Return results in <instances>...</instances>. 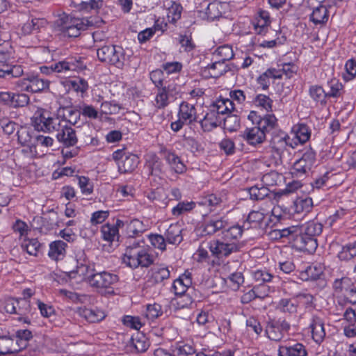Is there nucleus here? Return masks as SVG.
Wrapping results in <instances>:
<instances>
[{"label": "nucleus", "mask_w": 356, "mask_h": 356, "mask_svg": "<svg viewBox=\"0 0 356 356\" xmlns=\"http://www.w3.org/2000/svg\"><path fill=\"white\" fill-rule=\"evenodd\" d=\"M309 327L313 340L320 344L325 337L323 321L318 316H313Z\"/></svg>", "instance_id": "4468645a"}, {"label": "nucleus", "mask_w": 356, "mask_h": 356, "mask_svg": "<svg viewBox=\"0 0 356 356\" xmlns=\"http://www.w3.org/2000/svg\"><path fill=\"white\" fill-rule=\"evenodd\" d=\"M346 73L343 75V79L346 81L353 79L356 76V62L350 59L345 65Z\"/></svg>", "instance_id": "e2e57ef3"}, {"label": "nucleus", "mask_w": 356, "mask_h": 356, "mask_svg": "<svg viewBox=\"0 0 356 356\" xmlns=\"http://www.w3.org/2000/svg\"><path fill=\"white\" fill-rule=\"evenodd\" d=\"M74 7L80 10H91L99 8L101 2L97 0H72Z\"/></svg>", "instance_id": "37998d69"}, {"label": "nucleus", "mask_w": 356, "mask_h": 356, "mask_svg": "<svg viewBox=\"0 0 356 356\" xmlns=\"http://www.w3.org/2000/svg\"><path fill=\"white\" fill-rule=\"evenodd\" d=\"M29 102V97L24 93L19 92H13L10 106L13 107H22L26 106Z\"/></svg>", "instance_id": "5fc2aeb1"}, {"label": "nucleus", "mask_w": 356, "mask_h": 356, "mask_svg": "<svg viewBox=\"0 0 356 356\" xmlns=\"http://www.w3.org/2000/svg\"><path fill=\"white\" fill-rule=\"evenodd\" d=\"M93 26L92 20L79 18L71 15H63L56 22V27L63 37H78L81 31Z\"/></svg>", "instance_id": "f257e3e1"}, {"label": "nucleus", "mask_w": 356, "mask_h": 356, "mask_svg": "<svg viewBox=\"0 0 356 356\" xmlns=\"http://www.w3.org/2000/svg\"><path fill=\"white\" fill-rule=\"evenodd\" d=\"M93 270L83 264L77 265L76 268L69 272V276L72 278H79V280H86L89 283V277L92 273Z\"/></svg>", "instance_id": "c85d7f7f"}, {"label": "nucleus", "mask_w": 356, "mask_h": 356, "mask_svg": "<svg viewBox=\"0 0 356 356\" xmlns=\"http://www.w3.org/2000/svg\"><path fill=\"white\" fill-rule=\"evenodd\" d=\"M122 323L125 326L136 330H140L144 324L141 322L139 317L132 316H124L122 318Z\"/></svg>", "instance_id": "052dcab7"}, {"label": "nucleus", "mask_w": 356, "mask_h": 356, "mask_svg": "<svg viewBox=\"0 0 356 356\" xmlns=\"http://www.w3.org/2000/svg\"><path fill=\"white\" fill-rule=\"evenodd\" d=\"M67 243L61 240L51 242L49 244V257L54 260H62L66 254Z\"/></svg>", "instance_id": "412c9836"}, {"label": "nucleus", "mask_w": 356, "mask_h": 356, "mask_svg": "<svg viewBox=\"0 0 356 356\" xmlns=\"http://www.w3.org/2000/svg\"><path fill=\"white\" fill-rule=\"evenodd\" d=\"M269 221V212L264 209L252 211L247 218V222L251 227L262 230L268 226Z\"/></svg>", "instance_id": "9b49d317"}, {"label": "nucleus", "mask_w": 356, "mask_h": 356, "mask_svg": "<svg viewBox=\"0 0 356 356\" xmlns=\"http://www.w3.org/2000/svg\"><path fill=\"white\" fill-rule=\"evenodd\" d=\"M222 119L220 118V115H218L215 111L209 108L200 123L204 131H211L221 124Z\"/></svg>", "instance_id": "a211bd4d"}, {"label": "nucleus", "mask_w": 356, "mask_h": 356, "mask_svg": "<svg viewBox=\"0 0 356 356\" xmlns=\"http://www.w3.org/2000/svg\"><path fill=\"white\" fill-rule=\"evenodd\" d=\"M245 225V223H244L243 226L236 225L223 231L222 239H225V241L236 242L242 236Z\"/></svg>", "instance_id": "473e14b6"}, {"label": "nucleus", "mask_w": 356, "mask_h": 356, "mask_svg": "<svg viewBox=\"0 0 356 356\" xmlns=\"http://www.w3.org/2000/svg\"><path fill=\"white\" fill-rule=\"evenodd\" d=\"M315 162V152L312 149H306L302 157L294 163L291 173L294 177L302 178L311 171Z\"/></svg>", "instance_id": "0eeeda50"}, {"label": "nucleus", "mask_w": 356, "mask_h": 356, "mask_svg": "<svg viewBox=\"0 0 356 356\" xmlns=\"http://www.w3.org/2000/svg\"><path fill=\"white\" fill-rule=\"evenodd\" d=\"M165 159L170 165L171 169L176 173H183L186 170V166L180 158L173 152H165Z\"/></svg>", "instance_id": "cd10ccee"}, {"label": "nucleus", "mask_w": 356, "mask_h": 356, "mask_svg": "<svg viewBox=\"0 0 356 356\" xmlns=\"http://www.w3.org/2000/svg\"><path fill=\"white\" fill-rule=\"evenodd\" d=\"M40 246L41 244L37 238H29L26 236L23 239L21 245L22 248L24 250H25L29 254L33 256H37Z\"/></svg>", "instance_id": "72a5a7b5"}, {"label": "nucleus", "mask_w": 356, "mask_h": 356, "mask_svg": "<svg viewBox=\"0 0 356 356\" xmlns=\"http://www.w3.org/2000/svg\"><path fill=\"white\" fill-rule=\"evenodd\" d=\"M209 248L214 257L220 259L238 252L239 245L237 242L214 239L209 242Z\"/></svg>", "instance_id": "1a4fd4ad"}, {"label": "nucleus", "mask_w": 356, "mask_h": 356, "mask_svg": "<svg viewBox=\"0 0 356 356\" xmlns=\"http://www.w3.org/2000/svg\"><path fill=\"white\" fill-rule=\"evenodd\" d=\"M54 72L63 73L68 71H75L81 67V63L76 60H62L53 65Z\"/></svg>", "instance_id": "c756f323"}, {"label": "nucleus", "mask_w": 356, "mask_h": 356, "mask_svg": "<svg viewBox=\"0 0 356 356\" xmlns=\"http://www.w3.org/2000/svg\"><path fill=\"white\" fill-rule=\"evenodd\" d=\"M356 256V243H349L342 247L338 257L341 260H349Z\"/></svg>", "instance_id": "09e8293b"}, {"label": "nucleus", "mask_w": 356, "mask_h": 356, "mask_svg": "<svg viewBox=\"0 0 356 356\" xmlns=\"http://www.w3.org/2000/svg\"><path fill=\"white\" fill-rule=\"evenodd\" d=\"M182 7L176 3H172L167 9L166 17L168 22L175 23L181 17Z\"/></svg>", "instance_id": "79ce46f5"}, {"label": "nucleus", "mask_w": 356, "mask_h": 356, "mask_svg": "<svg viewBox=\"0 0 356 356\" xmlns=\"http://www.w3.org/2000/svg\"><path fill=\"white\" fill-rule=\"evenodd\" d=\"M97 57L102 61L118 67L123 65L124 60V49L120 46L106 45L97 49Z\"/></svg>", "instance_id": "423d86ee"}, {"label": "nucleus", "mask_w": 356, "mask_h": 356, "mask_svg": "<svg viewBox=\"0 0 356 356\" xmlns=\"http://www.w3.org/2000/svg\"><path fill=\"white\" fill-rule=\"evenodd\" d=\"M31 124L35 130L47 132L58 131L60 120L53 118L50 113L43 108H38L31 118Z\"/></svg>", "instance_id": "20e7f679"}, {"label": "nucleus", "mask_w": 356, "mask_h": 356, "mask_svg": "<svg viewBox=\"0 0 356 356\" xmlns=\"http://www.w3.org/2000/svg\"><path fill=\"white\" fill-rule=\"evenodd\" d=\"M254 280L259 283L271 281L273 275L265 270H257L252 273Z\"/></svg>", "instance_id": "69168bd1"}, {"label": "nucleus", "mask_w": 356, "mask_h": 356, "mask_svg": "<svg viewBox=\"0 0 356 356\" xmlns=\"http://www.w3.org/2000/svg\"><path fill=\"white\" fill-rule=\"evenodd\" d=\"M118 282L117 275L106 271L91 274L89 277V284L102 294H113V286Z\"/></svg>", "instance_id": "39448f33"}, {"label": "nucleus", "mask_w": 356, "mask_h": 356, "mask_svg": "<svg viewBox=\"0 0 356 356\" xmlns=\"http://www.w3.org/2000/svg\"><path fill=\"white\" fill-rule=\"evenodd\" d=\"M76 312L79 316L84 318L87 321L90 323H97L101 321L106 317L104 312L97 307H78Z\"/></svg>", "instance_id": "ddd939ff"}, {"label": "nucleus", "mask_w": 356, "mask_h": 356, "mask_svg": "<svg viewBox=\"0 0 356 356\" xmlns=\"http://www.w3.org/2000/svg\"><path fill=\"white\" fill-rule=\"evenodd\" d=\"M122 261L127 266L132 268H136L139 266L147 267L153 261L146 248L139 242H134L127 248Z\"/></svg>", "instance_id": "f03ea898"}, {"label": "nucleus", "mask_w": 356, "mask_h": 356, "mask_svg": "<svg viewBox=\"0 0 356 356\" xmlns=\"http://www.w3.org/2000/svg\"><path fill=\"white\" fill-rule=\"evenodd\" d=\"M146 227L143 222L138 219H134L127 225V231L129 236L134 237L140 233L145 231Z\"/></svg>", "instance_id": "ea45409f"}, {"label": "nucleus", "mask_w": 356, "mask_h": 356, "mask_svg": "<svg viewBox=\"0 0 356 356\" xmlns=\"http://www.w3.org/2000/svg\"><path fill=\"white\" fill-rule=\"evenodd\" d=\"M162 314L161 306L159 304L154 303L152 305H147L146 312L145 313V317L149 320H154Z\"/></svg>", "instance_id": "4d7b16f0"}, {"label": "nucleus", "mask_w": 356, "mask_h": 356, "mask_svg": "<svg viewBox=\"0 0 356 356\" xmlns=\"http://www.w3.org/2000/svg\"><path fill=\"white\" fill-rule=\"evenodd\" d=\"M297 66L292 63H284L282 68H270L258 78V83L263 89H268L277 80L290 79L296 73Z\"/></svg>", "instance_id": "7ed1b4c3"}, {"label": "nucleus", "mask_w": 356, "mask_h": 356, "mask_svg": "<svg viewBox=\"0 0 356 356\" xmlns=\"http://www.w3.org/2000/svg\"><path fill=\"white\" fill-rule=\"evenodd\" d=\"M13 58L12 51L8 43L0 44V63H11Z\"/></svg>", "instance_id": "bf43d9fd"}, {"label": "nucleus", "mask_w": 356, "mask_h": 356, "mask_svg": "<svg viewBox=\"0 0 356 356\" xmlns=\"http://www.w3.org/2000/svg\"><path fill=\"white\" fill-rule=\"evenodd\" d=\"M62 122H66L65 120H60V127L58 129L56 138L58 140L63 143L65 147L74 146L77 143L78 139L75 131L67 124H62Z\"/></svg>", "instance_id": "f8f14e48"}, {"label": "nucleus", "mask_w": 356, "mask_h": 356, "mask_svg": "<svg viewBox=\"0 0 356 356\" xmlns=\"http://www.w3.org/2000/svg\"><path fill=\"white\" fill-rule=\"evenodd\" d=\"M328 19L327 10L325 6L320 5L313 10L310 20L314 24H325Z\"/></svg>", "instance_id": "7c9ffc66"}, {"label": "nucleus", "mask_w": 356, "mask_h": 356, "mask_svg": "<svg viewBox=\"0 0 356 356\" xmlns=\"http://www.w3.org/2000/svg\"><path fill=\"white\" fill-rule=\"evenodd\" d=\"M297 145V143H292V140L287 135L275 136L271 140L272 148L277 153L282 154L286 149L288 146L294 148Z\"/></svg>", "instance_id": "aec40b11"}, {"label": "nucleus", "mask_w": 356, "mask_h": 356, "mask_svg": "<svg viewBox=\"0 0 356 356\" xmlns=\"http://www.w3.org/2000/svg\"><path fill=\"white\" fill-rule=\"evenodd\" d=\"M298 303L297 301L284 298L280 300L277 308L282 312H287L289 314L296 313L297 312Z\"/></svg>", "instance_id": "49530a36"}, {"label": "nucleus", "mask_w": 356, "mask_h": 356, "mask_svg": "<svg viewBox=\"0 0 356 356\" xmlns=\"http://www.w3.org/2000/svg\"><path fill=\"white\" fill-rule=\"evenodd\" d=\"M47 24V20L43 17H31L22 26L25 34H30L34 31H39Z\"/></svg>", "instance_id": "bb28decb"}, {"label": "nucleus", "mask_w": 356, "mask_h": 356, "mask_svg": "<svg viewBox=\"0 0 356 356\" xmlns=\"http://www.w3.org/2000/svg\"><path fill=\"white\" fill-rule=\"evenodd\" d=\"M194 202H180L177 206L174 207L172 209V214L175 216H179L185 212L190 211L195 207Z\"/></svg>", "instance_id": "603ef678"}, {"label": "nucleus", "mask_w": 356, "mask_h": 356, "mask_svg": "<svg viewBox=\"0 0 356 356\" xmlns=\"http://www.w3.org/2000/svg\"><path fill=\"white\" fill-rule=\"evenodd\" d=\"M293 131L296 134V138L300 143H306L311 136V131L309 127L305 124H298L293 127Z\"/></svg>", "instance_id": "58836bf2"}, {"label": "nucleus", "mask_w": 356, "mask_h": 356, "mask_svg": "<svg viewBox=\"0 0 356 356\" xmlns=\"http://www.w3.org/2000/svg\"><path fill=\"white\" fill-rule=\"evenodd\" d=\"M209 108L215 111L218 115H220V118H223L225 114L233 109V103L229 99H219L211 105Z\"/></svg>", "instance_id": "393cba45"}, {"label": "nucleus", "mask_w": 356, "mask_h": 356, "mask_svg": "<svg viewBox=\"0 0 356 356\" xmlns=\"http://www.w3.org/2000/svg\"><path fill=\"white\" fill-rule=\"evenodd\" d=\"M350 280L347 277H343L340 280H336L333 284V288L336 292H343L348 291L350 286Z\"/></svg>", "instance_id": "774afa93"}, {"label": "nucleus", "mask_w": 356, "mask_h": 356, "mask_svg": "<svg viewBox=\"0 0 356 356\" xmlns=\"http://www.w3.org/2000/svg\"><path fill=\"white\" fill-rule=\"evenodd\" d=\"M248 192L252 200H260L268 196L269 190L264 186H254L248 188Z\"/></svg>", "instance_id": "8fccbe9b"}, {"label": "nucleus", "mask_w": 356, "mask_h": 356, "mask_svg": "<svg viewBox=\"0 0 356 356\" xmlns=\"http://www.w3.org/2000/svg\"><path fill=\"white\" fill-rule=\"evenodd\" d=\"M293 230H289V233L298 232V231L304 232L305 234L316 237L320 235L323 230V225L321 223L309 221L305 225H301L298 228H293Z\"/></svg>", "instance_id": "5701e85b"}, {"label": "nucleus", "mask_w": 356, "mask_h": 356, "mask_svg": "<svg viewBox=\"0 0 356 356\" xmlns=\"http://www.w3.org/2000/svg\"><path fill=\"white\" fill-rule=\"evenodd\" d=\"M102 234L103 238L108 241H113L118 237V229L115 226L108 224L102 227Z\"/></svg>", "instance_id": "3c124183"}, {"label": "nucleus", "mask_w": 356, "mask_h": 356, "mask_svg": "<svg viewBox=\"0 0 356 356\" xmlns=\"http://www.w3.org/2000/svg\"><path fill=\"white\" fill-rule=\"evenodd\" d=\"M63 86L68 89H86L88 82L83 78L79 76L71 77L63 82Z\"/></svg>", "instance_id": "a19ab883"}, {"label": "nucleus", "mask_w": 356, "mask_h": 356, "mask_svg": "<svg viewBox=\"0 0 356 356\" xmlns=\"http://www.w3.org/2000/svg\"><path fill=\"white\" fill-rule=\"evenodd\" d=\"M21 348L16 346L15 340L9 337H0V355H6L18 351Z\"/></svg>", "instance_id": "2f4dec72"}, {"label": "nucleus", "mask_w": 356, "mask_h": 356, "mask_svg": "<svg viewBox=\"0 0 356 356\" xmlns=\"http://www.w3.org/2000/svg\"><path fill=\"white\" fill-rule=\"evenodd\" d=\"M213 57L216 58V60H222L225 63L226 61L234 57L233 49L229 45L220 46L214 51Z\"/></svg>", "instance_id": "4c0bfd02"}, {"label": "nucleus", "mask_w": 356, "mask_h": 356, "mask_svg": "<svg viewBox=\"0 0 356 356\" xmlns=\"http://www.w3.org/2000/svg\"><path fill=\"white\" fill-rule=\"evenodd\" d=\"M241 136L251 145L261 144L266 138V134L264 133V131H261L257 126L247 128L243 132Z\"/></svg>", "instance_id": "2eb2a0df"}, {"label": "nucleus", "mask_w": 356, "mask_h": 356, "mask_svg": "<svg viewBox=\"0 0 356 356\" xmlns=\"http://www.w3.org/2000/svg\"><path fill=\"white\" fill-rule=\"evenodd\" d=\"M133 347L137 353H143L146 351L149 347L145 337H136L132 339Z\"/></svg>", "instance_id": "338daca9"}, {"label": "nucleus", "mask_w": 356, "mask_h": 356, "mask_svg": "<svg viewBox=\"0 0 356 356\" xmlns=\"http://www.w3.org/2000/svg\"><path fill=\"white\" fill-rule=\"evenodd\" d=\"M150 79L154 83L155 86L159 89H169L170 86L166 85L164 80V72L161 70H154L150 73Z\"/></svg>", "instance_id": "c03bdc74"}, {"label": "nucleus", "mask_w": 356, "mask_h": 356, "mask_svg": "<svg viewBox=\"0 0 356 356\" xmlns=\"http://www.w3.org/2000/svg\"><path fill=\"white\" fill-rule=\"evenodd\" d=\"M138 163V157L129 152L118 163V170L120 173L131 172L136 168Z\"/></svg>", "instance_id": "4be33fe9"}, {"label": "nucleus", "mask_w": 356, "mask_h": 356, "mask_svg": "<svg viewBox=\"0 0 356 356\" xmlns=\"http://www.w3.org/2000/svg\"><path fill=\"white\" fill-rule=\"evenodd\" d=\"M147 167L152 175L158 176L162 172V164L156 156H153L152 160L148 161Z\"/></svg>", "instance_id": "0e129e2a"}, {"label": "nucleus", "mask_w": 356, "mask_h": 356, "mask_svg": "<svg viewBox=\"0 0 356 356\" xmlns=\"http://www.w3.org/2000/svg\"><path fill=\"white\" fill-rule=\"evenodd\" d=\"M313 205V201L311 197L299 198L295 202L296 211L298 213L309 211Z\"/></svg>", "instance_id": "13d9d810"}, {"label": "nucleus", "mask_w": 356, "mask_h": 356, "mask_svg": "<svg viewBox=\"0 0 356 356\" xmlns=\"http://www.w3.org/2000/svg\"><path fill=\"white\" fill-rule=\"evenodd\" d=\"M209 76L213 78H218L227 71V65L222 60L215 61L207 66Z\"/></svg>", "instance_id": "c9c22d12"}, {"label": "nucleus", "mask_w": 356, "mask_h": 356, "mask_svg": "<svg viewBox=\"0 0 356 356\" xmlns=\"http://www.w3.org/2000/svg\"><path fill=\"white\" fill-rule=\"evenodd\" d=\"M196 109L193 105L188 102H182L179 106L178 120L171 124L172 129L177 132L179 131L184 124H191L196 121Z\"/></svg>", "instance_id": "6e6552de"}, {"label": "nucleus", "mask_w": 356, "mask_h": 356, "mask_svg": "<svg viewBox=\"0 0 356 356\" xmlns=\"http://www.w3.org/2000/svg\"><path fill=\"white\" fill-rule=\"evenodd\" d=\"M191 285V274L186 272L174 281L172 289L175 295H183L184 293H188Z\"/></svg>", "instance_id": "f3484780"}, {"label": "nucleus", "mask_w": 356, "mask_h": 356, "mask_svg": "<svg viewBox=\"0 0 356 356\" xmlns=\"http://www.w3.org/2000/svg\"><path fill=\"white\" fill-rule=\"evenodd\" d=\"M224 129L229 132L236 131L240 127V119L236 115H228L222 119Z\"/></svg>", "instance_id": "a18cd8bd"}, {"label": "nucleus", "mask_w": 356, "mask_h": 356, "mask_svg": "<svg viewBox=\"0 0 356 356\" xmlns=\"http://www.w3.org/2000/svg\"><path fill=\"white\" fill-rule=\"evenodd\" d=\"M279 356H307V350L305 346L300 343H295L280 346L278 350Z\"/></svg>", "instance_id": "dca6fc26"}, {"label": "nucleus", "mask_w": 356, "mask_h": 356, "mask_svg": "<svg viewBox=\"0 0 356 356\" xmlns=\"http://www.w3.org/2000/svg\"><path fill=\"white\" fill-rule=\"evenodd\" d=\"M32 337L31 332L28 330H19L16 332V344L21 348L26 346V342Z\"/></svg>", "instance_id": "680f3d73"}, {"label": "nucleus", "mask_w": 356, "mask_h": 356, "mask_svg": "<svg viewBox=\"0 0 356 356\" xmlns=\"http://www.w3.org/2000/svg\"><path fill=\"white\" fill-rule=\"evenodd\" d=\"M255 105L258 107H261L266 111H271L272 108V99L265 95H258L254 101Z\"/></svg>", "instance_id": "6e6d98bb"}, {"label": "nucleus", "mask_w": 356, "mask_h": 356, "mask_svg": "<svg viewBox=\"0 0 356 356\" xmlns=\"http://www.w3.org/2000/svg\"><path fill=\"white\" fill-rule=\"evenodd\" d=\"M18 142L23 146H28L32 148L33 143H32L31 131L29 128L21 127L17 129V132ZM32 151V149H31Z\"/></svg>", "instance_id": "e433bc0d"}, {"label": "nucleus", "mask_w": 356, "mask_h": 356, "mask_svg": "<svg viewBox=\"0 0 356 356\" xmlns=\"http://www.w3.org/2000/svg\"><path fill=\"white\" fill-rule=\"evenodd\" d=\"M289 329L290 325L285 320L272 321L266 327V334L270 340L279 341Z\"/></svg>", "instance_id": "9d476101"}, {"label": "nucleus", "mask_w": 356, "mask_h": 356, "mask_svg": "<svg viewBox=\"0 0 356 356\" xmlns=\"http://www.w3.org/2000/svg\"><path fill=\"white\" fill-rule=\"evenodd\" d=\"M257 127L266 134L273 129L277 125V118L274 115L268 114L263 118L259 119L257 122Z\"/></svg>", "instance_id": "f704fd0d"}, {"label": "nucleus", "mask_w": 356, "mask_h": 356, "mask_svg": "<svg viewBox=\"0 0 356 356\" xmlns=\"http://www.w3.org/2000/svg\"><path fill=\"white\" fill-rule=\"evenodd\" d=\"M54 143V139L47 136H36L33 144V147L36 150L37 148H48L51 147Z\"/></svg>", "instance_id": "864d4df0"}, {"label": "nucleus", "mask_w": 356, "mask_h": 356, "mask_svg": "<svg viewBox=\"0 0 356 356\" xmlns=\"http://www.w3.org/2000/svg\"><path fill=\"white\" fill-rule=\"evenodd\" d=\"M296 233L297 234L296 241L301 249L308 252H312L316 249L318 246L316 238L306 235L301 231Z\"/></svg>", "instance_id": "6ab92c4d"}, {"label": "nucleus", "mask_w": 356, "mask_h": 356, "mask_svg": "<svg viewBox=\"0 0 356 356\" xmlns=\"http://www.w3.org/2000/svg\"><path fill=\"white\" fill-rule=\"evenodd\" d=\"M222 4L219 2L214 1L209 3L207 6L206 14L210 19H215L222 15Z\"/></svg>", "instance_id": "de8ad7c7"}, {"label": "nucleus", "mask_w": 356, "mask_h": 356, "mask_svg": "<svg viewBox=\"0 0 356 356\" xmlns=\"http://www.w3.org/2000/svg\"><path fill=\"white\" fill-rule=\"evenodd\" d=\"M170 270L164 266H154L149 271V281L152 283H161L170 277Z\"/></svg>", "instance_id": "b1692460"}, {"label": "nucleus", "mask_w": 356, "mask_h": 356, "mask_svg": "<svg viewBox=\"0 0 356 356\" xmlns=\"http://www.w3.org/2000/svg\"><path fill=\"white\" fill-rule=\"evenodd\" d=\"M181 231L182 229L179 224L170 225L165 234L166 241L170 244L180 243L183 240Z\"/></svg>", "instance_id": "a878e982"}]
</instances>
